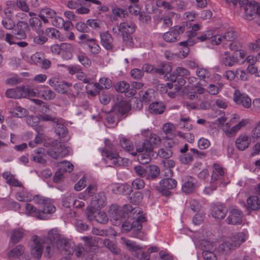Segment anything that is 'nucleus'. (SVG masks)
Masks as SVG:
<instances>
[{
  "mask_svg": "<svg viewBox=\"0 0 260 260\" xmlns=\"http://www.w3.org/2000/svg\"><path fill=\"white\" fill-rule=\"evenodd\" d=\"M149 109L151 113L160 114L164 112L165 106L161 102H154L150 105Z\"/></svg>",
  "mask_w": 260,
  "mask_h": 260,
  "instance_id": "obj_35",
  "label": "nucleus"
},
{
  "mask_svg": "<svg viewBox=\"0 0 260 260\" xmlns=\"http://www.w3.org/2000/svg\"><path fill=\"white\" fill-rule=\"evenodd\" d=\"M103 243L113 254L118 255L120 253V249L113 242L106 239L103 241Z\"/></svg>",
  "mask_w": 260,
  "mask_h": 260,
  "instance_id": "obj_39",
  "label": "nucleus"
},
{
  "mask_svg": "<svg viewBox=\"0 0 260 260\" xmlns=\"http://www.w3.org/2000/svg\"><path fill=\"white\" fill-rule=\"evenodd\" d=\"M216 248V246L214 244L210 242H206L205 244L204 245V248L203 249L202 255L205 260H217L216 254L213 252V251Z\"/></svg>",
  "mask_w": 260,
  "mask_h": 260,
  "instance_id": "obj_12",
  "label": "nucleus"
},
{
  "mask_svg": "<svg viewBox=\"0 0 260 260\" xmlns=\"http://www.w3.org/2000/svg\"><path fill=\"white\" fill-rule=\"evenodd\" d=\"M196 43L194 40L189 38L186 41L181 42L179 43V46H182L181 50L180 51V55H178L181 58L186 57L189 54V46H193Z\"/></svg>",
  "mask_w": 260,
  "mask_h": 260,
  "instance_id": "obj_19",
  "label": "nucleus"
},
{
  "mask_svg": "<svg viewBox=\"0 0 260 260\" xmlns=\"http://www.w3.org/2000/svg\"><path fill=\"white\" fill-rule=\"evenodd\" d=\"M107 204V197L104 192L100 191L92 197L90 204L96 209L104 207Z\"/></svg>",
  "mask_w": 260,
  "mask_h": 260,
  "instance_id": "obj_13",
  "label": "nucleus"
},
{
  "mask_svg": "<svg viewBox=\"0 0 260 260\" xmlns=\"http://www.w3.org/2000/svg\"><path fill=\"white\" fill-rule=\"evenodd\" d=\"M79 61L85 67L88 68L90 66L91 62L83 52H80L77 55Z\"/></svg>",
  "mask_w": 260,
  "mask_h": 260,
  "instance_id": "obj_50",
  "label": "nucleus"
},
{
  "mask_svg": "<svg viewBox=\"0 0 260 260\" xmlns=\"http://www.w3.org/2000/svg\"><path fill=\"white\" fill-rule=\"evenodd\" d=\"M21 78L17 75H14L11 77L8 78L6 81V84L10 86H15L21 82Z\"/></svg>",
  "mask_w": 260,
  "mask_h": 260,
  "instance_id": "obj_62",
  "label": "nucleus"
},
{
  "mask_svg": "<svg viewBox=\"0 0 260 260\" xmlns=\"http://www.w3.org/2000/svg\"><path fill=\"white\" fill-rule=\"evenodd\" d=\"M227 212L226 208L223 205L215 206L212 208V215L217 219H222L225 216Z\"/></svg>",
  "mask_w": 260,
  "mask_h": 260,
  "instance_id": "obj_23",
  "label": "nucleus"
},
{
  "mask_svg": "<svg viewBox=\"0 0 260 260\" xmlns=\"http://www.w3.org/2000/svg\"><path fill=\"white\" fill-rule=\"evenodd\" d=\"M72 149L60 143L55 142L52 146L48 150L47 153L51 157L54 159H59L70 155L72 153Z\"/></svg>",
  "mask_w": 260,
  "mask_h": 260,
  "instance_id": "obj_6",
  "label": "nucleus"
},
{
  "mask_svg": "<svg viewBox=\"0 0 260 260\" xmlns=\"http://www.w3.org/2000/svg\"><path fill=\"white\" fill-rule=\"evenodd\" d=\"M62 51L66 52V56L63 57L66 59H69L72 57V52L76 48V46L73 44L62 43H61Z\"/></svg>",
  "mask_w": 260,
  "mask_h": 260,
  "instance_id": "obj_32",
  "label": "nucleus"
},
{
  "mask_svg": "<svg viewBox=\"0 0 260 260\" xmlns=\"http://www.w3.org/2000/svg\"><path fill=\"white\" fill-rule=\"evenodd\" d=\"M2 23L3 26L7 29H12L15 26V22L9 17L5 18Z\"/></svg>",
  "mask_w": 260,
  "mask_h": 260,
  "instance_id": "obj_64",
  "label": "nucleus"
},
{
  "mask_svg": "<svg viewBox=\"0 0 260 260\" xmlns=\"http://www.w3.org/2000/svg\"><path fill=\"white\" fill-rule=\"evenodd\" d=\"M119 145L125 151L129 153L133 156H136L137 152H134V146L129 139L124 136L119 137Z\"/></svg>",
  "mask_w": 260,
  "mask_h": 260,
  "instance_id": "obj_15",
  "label": "nucleus"
},
{
  "mask_svg": "<svg viewBox=\"0 0 260 260\" xmlns=\"http://www.w3.org/2000/svg\"><path fill=\"white\" fill-rule=\"evenodd\" d=\"M256 2H250L246 4L243 7L245 11L244 18L247 20L254 19V16L256 15Z\"/></svg>",
  "mask_w": 260,
  "mask_h": 260,
  "instance_id": "obj_20",
  "label": "nucleus"
},
{
  "mask_svg": "<svg viewBox=\"0 0 260 260\" xmlns=\"http://www.w3.org/2000/svg\"><path fill=\"white\" fill-rule=\"evenodd\" d=\"M23 91V86H18L7 89L5 95L9 99H19L24 98Z\"/></svg>",
  "mask_w": 260,
  "mask_h": 260,
  "instance_id": "obj_16",
  "label": "nucleus"
},
{
  "mask_svg": "<svg viewBox=\"0 0 260 260\" xmlns=\"http://www.w3.org/2000/svg\"><path fill=\"white\" fill-rule=\"evenodd\" d=\"M24 247L21 245H18L15 248L11 249L8 253V256L10 258H17L20 257L22 260H28L29 257L28 255L25 257L23 256L24 253Z\"/></svg>",
  "mask_w": 260,
  "mask_h": 260,
  "instance_id": "obj_17",
  "label": "nucleus"
},
{
  "mask_svg": "<svg viewBox=\"0 0 260 260\" xmlns=\"http://www.w3.org/2000/svg\"><path fill=\"white\" fill-rule=\"evenodd\" d=\"M16 199L20 202H30L32 201V195L27 190L23 189L16 193Z\"/></svg>",
  "mask_w": 260,
  "mask_h": 260,
  "instance_id": "obj_37",
  "label": "nucleus"
},
{
  "mask_svg": "<svg viewBox=\"0 0 260 260\" xmlns=\"http://www.w3.org/2000/svg\"><path fill=\"white\" fill-rule=\"evenodd\" d=\"M153 147L151 144L149 143L147 140H145L143 143V145L141 147L137 148V151L138 152H142L145 150L146 153H150L152 151Z\"/></svg>",
  "mask_w": 260,
  "mask_h": 260,
  "instance_id": "obj_60",
  "label": "nucleus"
},
{
  "mask_svg": "<svg viewBox=\"0 0 260 260\" xmlns=\"http://www.w3.org/2000/svg\"><path fill=\"white\" fill-rule=\"evenodd\" d=\"M164 40L168 42H174L177 40V35L175 32L173 31H168L163 35Z\"/></svg>",
  "mask_w": 260,
  "mask_h": 260,
  "instance_id": "obj_56",
  "label": "nucleus"
},
{
  "mask_svg": "<svg viewBox=\"0 0 260 260\" xmlns=\"http://www.w3.org/2000/svg\"><path fill=\"white\" fill-rule=\"evenodd\" d=\"M135 30V25L131 22H124L119 25H115L112 28V31L116 36H122L124 39L131 37Z\"/></svg>",
  "mask_w": 260,
  "mask_h": 260,
  "instance_id": "obj_7",
  "label": "nucleus"
},
{
  "mask_svg": "<svg viewBox=\"0 0 260 260\" xmlns=\"http://www.w3.org/2000/svg\"><path fill=\"white\" fill-rule=\"evenodd\" d=\"M251 142V137L246 134H240L235 140V146L240 151L247 149Z\"/></svg>",
  "mask_w": 260,
  "mask_h": 260,
  "instance_id": "obj_11",
  "label": "nucleus"
},
{
  "mask_svg": "<svg viewBox=\"0 0 260 260\" xmlns=\"http://www.w3.org/2000/svg\"><path fill=\"white\" fill-rule=\"evenodd\" d=\"M3 177L6 180L7 183L11 186L16 187H21L22 186L21 183L9 172H7L3 173Z\"/></svg>",
  "mask_w": 260,
  "mask_h": 260,
  "instance_id": "obj_33",
  "label": "nucleus"
},
{
  "mask_svg": "<svg viewBox=\"0 0 260 260\" xmlns=\"http://www.w3.org/2000/svg\"><path fill=\"white\" fill-rule=\"evenodd\" d=\"M24 235L23 231L22 229H16L11 232L10 240L15 243L19 242Z\"/></svg>",
  "mask_w": 260,
  "mask_h": 260,
  "instance_id": "obj_44",
  "label": "nucleus"
},
{
  "mask_svg": "<svg viewBox=\"0 0 260 260\" xmlns=\"http://www.w3.org/2000/svg\"><path fill=\"white\" fill-rule=\"evenodd\" d=\"M160 174L159 168L155 165H151L149 167L147 175L148 179H154L156 178Z\"/></svg>",
  "mask_w": 260,
  "mask_h": 260,
  "instance_id": "obj_47",
  "label": "nucleus"
},
{
  "mask_svg": "<svg viewBox=\"0 0 260 260\" xmlns=\"http://www.w3.org/2000/svg\"><path fill=\"white\" fill-rule=\"evenodd\" d=\"M197 76L201 79L208 78L210 76V73L205 68H198L196 71Z\"/></svg>",
  "mask_w": 260,
  "mask_h": 260,
  "instance_id": "obj_55",
  "label": "nucleus"
},
{
  "mask_svg": "<svg viewBox=\"0 0 260 260\" xmlns=\"http://www.w3.org/2000/svg\"><path fill=\"white\" fill-rule=\"evenodd\" d=\"M223 37L224 43L225 42H233L237 39L238 34L235 31L231 29L227 31L223 35Z\"/></svg>",
  "mask_w": 260,
  "mask_h": 260,
  "instance_id": "obj_49",
  "label": "nucleus"
},
{
  "mask_svg": "<svg viewBox=\"0 0 260 260\" xmlns=\"http://www.w3.org/2000/svg\"><path fill=\"white\" fill-rule=\"evenodd\" d=\"M126 205H124L122 208H118L115 205L112 206L110 208L109 214L110 220L113 225L118 226L122 223L123 218L126 216L129 218L130 211L127 212L124 211V208Z\"/></svg>",
  "mask_w": 260,
  "mask_h": 260,
  "instance_id": "obj_5",
  "label": "nucleus"
},
{
  "mask_svg": "<svg viewBox=\"0 0 260 260\" xmlns=\"http://www.w3.org/2000/svg\"><path fill=\"white\" fill-rule=\"evenodd\" d=\"M129 87V84L124 81L119 82L115 85V89L117 91L120 92H125L126 96L131 97L136 94V91L134 89L128 90Z\"/></svg>",
  "mask_w": 260,
  "mask_h": 260,
  "instance_id": "obj_21",
  "label": "nucleus"
},
{
  "mask_svg": "<svg viewBox=\"0 0 260 260\" xmlns=\"http://www.w3.org/2000/svg\"><path fill=\"white\" fill-rule=\"evenodd\" d=\"M124 211L127 212L130 211L129 218L133 219V228L135 231H140L142 228V223L146 221L145 215L143 213L141 209L137 206L133 207L131 205L127 204L124 208Z\"/></svg>",
  "mask_w": 260,
  "mask_h": 260,
  "instance_id": "obj_4",
  "label": "nucleus"
},
{
  "mask_svg": "<svg viewBox=\"0 0 260 260\" xmlns=\"http://www.w3.org/2000/svg\"><path fill=\"white\" fill-rule=\"evenodd\" d=\"M248 123V120L244 119L238 123L230 128H224V134L228 137H234L236 134L242 128L245 126Z\"/></svg>",
  "mask_w": 260,
  "mask_h": 260,
  "instance_id": "obj_14",
  "label": "nucleus"
},
{
  "mask_svg": "<svg viewBox=\"0 0 260 260\" xmlns=\"http://www.w3.org/2000/svg\"><path fill=\"white\" fill-rule=\"evenodd\" d=\"M101 43L103 47L107 50L111 49L113 47L112 38L108 32H104L100 34Z\"/></svg>",
  "mask_w": 260,
  "mask_h": 260,
  "instance_id": "obj_27",
  "label": "nucleus"
},
{
  "mask_svg": "<svg viewBox=\"0 0 260 260\" xmlns=\"http://www.w3.org/2000/svg\"><path fill=\"white\" fill-rule=\"evenodd\" d=\"M43 205V207L41 212L42 213V215L44 217V219H46L47 218L46 214L54 212L56 210V208L52 203L51 200L48 199H47Z\"/></svg>",
  "mask_w": 260,
  "mask_h": 260,
  "instance_id": "obj_29",
  "label": "nucleus"
},
{
  "mask_svg": "<svg viewBox=\"0 0 260 260\" xmlns=\"http://www.w3.org/2000/svg\"><path fill=\"white\" fill-rule=\"evenodd\" d=\"M247 202L248 207L252 210H257L260 208V199L257 196L250 197Z\"/></svg>",
  "mask_w": 260,
  "mask_h": 260,
  "instance_id": "obj_40",
  "label": "nucleus"
},
{
  "mask_svg": "<svg viewBox=\"0 0 260 260\" xmlns=\"http://www.w3.org/2000/svg\"><path fill=\"white\" fill-rule=\"evenodd\" d=\"M10 112L13 116L18 118L25 117L28 114V111L21 106H16Z\"/></svg>",
  "mask_w": 260,
  "mask_h": 260,
  "instance_id": "obj_41",
  "label": "nucleus"
},
{
  "mask_svg": "<svg viewBox=\"0 0 260 260\" xmlns=\"http://www.w3.org/2000/svg\"><path fill=\"white\" fill-rule=\"evenodd\" d=\"M59 121L58 122H56V127L55 128V132L59 137L64 138L67 135L68 131L63 123V120L62 119H59Z\"/></svg>",
  "mask_w": 260,
  "mask_h": 260,
  "instance_id": "obj_38",
  "label": "nucleus"
},
{
  "mask_svg": "<svg viewBox=\"0 0 260 260\" xmlns=\"http://www.w3.org/2000/svg\"><path fill=\"white\" fill-rule=\"evenodd\" d=\"M95 217L96 218H95L94 220L100 223L105 224L108 221V218L107 215L105 212L103 211L98 212Z\"/></svg>",
  "mask_w": 260,
  "mask_h": 260,
  "instance_id": "obj_58",
  "label": "nucleus"
},
{
  "mask_svg": "<svg viewBox=\"0 0 260 260\" xmlns=\"http://www.w3.org/2000/svg\"><path fill=\"white\" fill-rule=\"evenodd\" d=\"M210 40L213 44L216 45H219L221 43H223V45L225 44L223 35L213 34L212 32Z\"/></svg>",
  "mask_w": 260,
  "mask_h": 260,
  "instance_id": "obj_54",
  "label": "nucleus"
},
{
  "mask_svg": "<svg viewBox=\"0 0 260 260\" xmlns=\"http://www.w3.org/2000/svg\"><path fill=\"white\" fill-rule=\"evenodd\" d=\"M89 51L92 54H98L100 50L101 47L96 43L94 39L91 38L88 40V42L87 44Z\"/></svg>",
  "mask_w": 260,
  "mask_h": 260,
  "instance_id": "obj_42",
  "label": "nucleus"
},
{
  "mask_svg": "<svg viewBox=\"0 0 260 260\" xmlns=\"http://www.w3.org/2000/svg\"><path fill=\"white\" fill-rule=\"evenodd\" d=\"M94 85L99 90L104 88L109 89L111 87L112 82L110 79L103 77L100 79L99 83H94Z\"/></svg>",
  "mask_w": 260,
  "mask_h": 260,
  "instance_id": "obj_36",
  "label": "nucleus"
},
{
  "mask_svg": "<svg viewBox=\"0 0 260 260\" xmlns=\"http://www.w3.org/2000/svg\"><path fill=\"white\" fill-rule=\"evenodd\" d=\"M39 90V86H38L32 89L25 88L23 86L24 98H25L27 96L39 97L40 92Z\"/></svg>",
  "mask_w": 260,
  "mask_h": 260,
  "instance_id": "obj_46",
  "label": "nucleus"
},
{
  "mask_svg": "<svg viewBox=\"0 0 260 260\" xmlns=\"http://www.w3.org/2000/svg\"><path fill=\"white\" fill-rule=\"evenodd\" d=\"M112 11L115 16L120 18H124L127 15L126 10L117 7L113 8Z\"/></svg>",
  "mask_w": 260,
  "mask_h": 260,
  "instance_id": "obj_63",
  "label": "nucleus"
},
{
  "mask_svg": "<svg viewBox=\"0 0 260 260\" xmlns=\"http://www.w3.org/2000/svg\"><path fill=\"white\" fill-rule=\"evenodd\" d=\"M67 6L71 9H76L78 14H87L90 12V4L84 3L83 0H71L67 2Z\"/></svg>",
  "mask_w": 260,
  "mask_h": 260,
  "instance_id": "obj_8",
  "label": "nucleus"
},
{
  "mask_svg": "<svg viewBox=\"0 0 260 260\" xmlns=\"http://www.w3.org/2000/svg\"><path fill=\"white\" fill-rule=\"evenodd\" d=\"M117 110L121 115H123L131 110V107L128 102L121 101L116 105L115 110Z\"/></svg>",
  "mask_w": 260,
  "mask_h": 260,
  "instance_id": "obj_45",
  "label": "nucleus"
},
{
  "mask_svg": "<svg viewBox=\"0 0 260 260\" xmlns=\"http://www.w3.org/2000/svg\"><path fill=\"white\" fill-rule=\"evenodd\" d=\"M221 63L225 66L232 67L238 62L237 56L235 55L230 56L229 53L226 51L221 56Z\"/></svg>",
  "mask_w": 260,
  "mask_h": 260,
  "instance_id": "obj_24",
  "label": "nucleus"
},
{
  "mask_svg": "<svg viewBox=\"0 0 260 260\" xmlns=\"http://www.w3.org/2000/svg\"><path fill=\"white\" fill-rule=\"evenodd\" d=\"M196 188V180L193 178L189 176L184 180L182 186V190L185 193H190L193 192Z\"/></svg>",
  "mask_w": 260,
  "mask_h": 260,
  "instance_id": "obj_22",
  "label": "nucleus"
},
{
  "mask_svg": "<svg viewBox=\"0 0 260 260\" xmlns=\"http://www.w3.org/2000/svg\"><path fill=\"white\" fill-rule=\"evenodd\" d=\"M74 252L77 257H82L86 255V251L81 244H78L75 246Z\"/></svg>",
  "mask_w": 260,
  "mask_h": 260,
  "instance_id": "obj_61",
  "label": "nucleus"
},
{
  "mask_svg": "<svg viewBox=\"0 0 260 260\" xmlns=\"http://www.w3.org/2000/svg\"><path fill=\"white\" fill-rule=\"evenodd\" d=\"M162 130L168 139H171L175 136L176 127L173 124L170 123L165 124L162 126Z\"/></svg>",
  "mask_w": 260,
  "mask_h": 260,
  "instance_id": "obj_34",
  "label": "nucleus"
},
{
  "mask_svg": "<svg viewBox=\"0 0 260 260\" xmlns=\"http://www.w3.org/2000/svg\"><path fill=\"white\" fill-rule=\"evenodd\" d=\"M36 155L33 157V160L40 164H45L46 160L44 158L45 153L43 148H39L35 150Z\"/></svg>",
  "mask_w": 260,
  "mask_h": 260,
  "instance_id": "obj_43",
  "label": "nucleus"
},
{
  "mask_svg": "<svg viewBox=\"0 0 260 260\" xmlns=\"http://www.w3.org/2000/svg\"><path fill=\"white\" fill-rule=\"evenodd\" d=\"M224 172L222 168H221L218 165L215 164L214 169L212 171L211 175V183L217 180L221 181V179L223 177Z\"/></svg>",
  "mask_w": 260,
  "mask_h": 260,
  "instance_id": "obj_30",
  "label": "nucleus"
},
{
  "mask_svg": "<svg viewBox=\"0 0 260 260\" xmlns=\"http://www.w3.org/2000/svg\"><path fill=\"white\" fill-rule=\"evenodd\" d=\"M70 86L71 84L65 81H62L58 83L55 90L58 93H65L68 91V89Z\"/></svg>",
  "mask_w": 260,
  "mask_h": 260,
  "instance_id": "obj_51",
  "label": "nucleus"
},
{
  "mask_svg": "<svg viewBox=\"0 0 260 260\" xmlns=\"http://www.w3.org/2000/svg\"><path fill=\"white\" fill-rule=\"evenodd\" d=\"M105 148L100 149L102 155L108 160L112 161L113 164L117 166H125L128 164V159L120 157L118 153L114 152V146L108 139L105 140Z\"/></svg>",
  "mask_w": 260,
  "mask_h": 260,
  "instance_id": "obj_3",
  "label": "nucleus"
},
{
  "mask_svg": "<svg viewBox=\"0 0 260 260\" xmlns=\"http://www.w3.org/2000/svg\"><path fill=\"white\" fill-rule=\"evenodd\" d=\"M29 23L31 28L36 31L39 34L43 33V30L42 29V23L40 20L37 17H32L29 19Z\"/></svg>",
  "mask_w": 260,
  "mask_h": 260,
  "instance_id": "obj_31",
  "label": "nucleus"
},
{
  "mask_svg": "<svg viewBox=\"0 0 260 260\" xmlns=\"http://www.w3.org/2000/svg\"><path fill=\"white\" fill-rule=\"evenodd\" d=\"M31 255L36 259H40L43 251L45 257H51L56 251L70 254L73 249L69 240L56 229L50 230L47 238L34 235L30 242Z\"/></svg>",
  "mask_w": 260,
  "mask_h": 260,
  "instance_id": "obj_1",
  "label": "nucleus"
},
{
  "mask_svg": "<svg viewBox=\"0 0 260 260\" xmlns=\"http://www.w3.org/2000/svg\"><path fill=\"white\" fill-rule=\"evenodd\" d=\"M234 101L238 105H241L245 108L251 106V100L244 93H241L239 90H235L234 93Z\"/></svg>",
  "mask_w": 260,
  "mask_h": 260,
  "instance_id": "obj_10",
  "label": "nucleus"
},
{
  "mask_svg": "<svg viewBox=\"0 0 260 260\" xmlns=\"http://www.w3.org/2000/svg\"><path fill=\"white\" fill-rule=\"evenodd\" d=\"M191 26L190 23H184L182 24V25H177L174 26L173 32H175L176 33V35H177V38L180 34H182L184 31H185L188 28H189Z\"/></svg>",
  "mask_w": 260,
  "mask_h": 260,
  "instance_id": "obj_52",
  "label": "nucleus"
},
{
  "mask_svg": "<svg viewBox=\"0 0 260 260\" xmlns=\"http://www.w3.org/2000/svg\"><path fill=\"white\" fill-rule=\"evenodd\" d=\"M247 231L233 234L223 243L218 245L217 251L222 254H227L231 250L240 246L248 238Z\"/></svg>",
  "mask_w": 260,
  "mask_h": 260,
  "instance_id": "obj_2",
  "label": "nucleus"
},
{
  "mask_svg": "<svg viewBox=\"0 0 260 260\" xmlns=\"http://www.w3.org/2000/svg\"><path fill=\"white\" fill-rule=\"evenodd\" d=\"M177 184L176 180L171 178H166L160 181L159 189L161 191L172 189L176 187Z\"/></svg>",
  "mask_w": 260,
  "mask_h": 260,
  "instance_id": "obj_26",
  "label": "nucleus"
},
{
  "mask_svg": "<svg viewBox=\"0 0 260 260\" xmlns=\"http://www.w3.org/2000/svg\"><path fill=\"white\" fill-rule=\"evenodd\" d=\"M180 162L184 164H189L193 161V156L191 154L183 153L179 157Z\"/></svg>",
  "mask_w": 260,
  "mask_h": 260,
  "instance_id": "obj_57",
  "label": "nucleus"
},
{
  "mask_svg": "<svg viewBox=\"0 0 260 260\" xmlns=\"http://www.w3.org/2000/svg\"><path fill=\"white\" fill-rule=\"evenodd\" d=\"M39 96L46 101L54 99L55 97V93L46 85H39Z\"/></svg>",
  "mask_w": 260,
  "mask_h": 260,
  "instance_id": "obj_18",
  "label": "nucleus"
},
{
  "mask_svg": "<svg viewBox=\"0 0 260 260\" xmlns=\"http://www.w3.org/2000/svg\"><path fill=\"white\" fill-rule=\"evenodd\" d=\"M243 217V213L240 210L232 208L230 209L229 215L226 219V221L230 224H240L242 222Z\"/></svg>",
  "mask_w": 260,
  "mask_h": 260,
  "instance_id": "obj_9",
  "label": "nucleus"
},
{
  "mask_svg": "<svg viewBox=\"0 0 260 260\" xmlns=\"http://www.w3.org/2000/svg\"><path fill=\"white\" fill-rule=\"evenodd\" d=\"M60 164V168L59 170L61 171L70 173L73 170L74 166L73 164L68 161H63L61 162Z\"/></svg>",
  "mask_w": 260,
  "mask_h": 260,
  "instance_id": "obj_59",
  "label": "nucleus"
},
{
  "mask_svg": "<svg viewBox=\"0 0 260 260\" xmlns=\"http://www.w3.org/2000/svg\"><path fill=\"white\" fill-rule=\"evenodd\" d=\"M56 14V12L53 10L46 8L40 11L39 16L44 23H47L49 22L48 19H51L52 20Z\"/></svg>",
  "mask_w": 260,
  "mask_h": 260,
  "instance_id": "obj_25",
  "label": "nucleus"
},
{
  "mask_svg": "<svg viewBox=\"0 0 260 260\" xmlns=\"http://www.w3.org/2000/svg\"><path fill=\"white\" fill-rule=\"evenodd\" d=\"M98 209L95 208V207H93L91 205L90 206H88L85 211V214L87 218V219L90 221H93L94 220L95 217V216L97 214L96 210Z\"/></svg>",
  "mask_w": 260,
  "mask_h": 260,
  "instance_id": "obj_48",
  "label": "nucleus"
},
{
  "mask_svg": "<svg viewBox=\"0 0 260 260\" xmlns=\"http://www.w3.org/2000/svg\"><path fill=\"white\" fill-rule=\"evenodd\" d=\"M25 213L27 215L35 216L40 219H44L41 210H37L33 205L29 203L25 204Z\"/></svg>",
  "mask_w": 260,
  "mask_h": 260,
  "instance_id": "obj_28",
  "label": "nucleus"
},
{
  "mask_svg": "<svg viewBox=\"0 0 260 260\" xmlns=\"http://www.w3.org/2000/svg\"><path fill=\"white\" fill-rule=\"evenodd\" d=\"M153 93V91L150 89L145 92L141 91L140 92V96L144 102L148 103L151 101Z\"/></svg>",
  "mask_w": 260,
  "mask_h": 260,
  "instance_id": "obj_53",
  "label": "nucleus"
}]
</instances>
